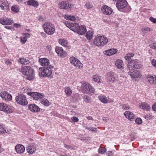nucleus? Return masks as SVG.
<instances>
[{
  "instance_id": "f257e3e1",
  "label": "nucleus",
  "mask_w": 156,
  "mask_h": 156,
  "mask_svg": "<svg viewBox=\"0 0 156 156\" xmlns=\"http://www.w3.org/2000/svg\"><path fill=\"white\" fill-rule=\"evenodd\" d=\"M41 65L45 67H41L39 69V75L40 76L47 77L50 76L52 73L53 66L49 65V60L46 58H40L38 60Z\"/></svg>"
},
{
  "instance_id": "0e129e2a",
  "label": "nucleus",
  "mask_w": 156,
  "mask_h": 156,
  "mask_svg": "<svg viewBox=\"0 0 156 156\" xmlns=\"http://www.w3.org/2000/svg\"><path fill=\"white\" fill-rule=\"evenodd\" d=\"M97 130V128L94 127H92L91 128L90 130V131H95Z\"/></svg>"
},
{
  "instance_id": "a18cd8bd",
  "label": "nucleus",
  "mask_w": 156,
  "mask_h": 156,
  "mask_svg": "<svg viewBox=\"0 0 156 156\" xmlns=\"http://www.w3.org/2000/svg\"><path fill=\"white\" fill-rule=\"evenodd\" d=\"M86 7L88 9H90L93 7V5L91 3L88 2L85 5Z\"/></svg>"
},
{
  "instance_id": "4468645a",
  "label": "nucleus",
  "mask_w": 156,
  "mask_h": 156,
  "mask_svg": "<svg viewBox=\"0 0 156 156\" xmlns=\"http://www.w3.org/2000/svg\"><path fill=\"white\" fill-rule=\"evenodd\" d=\"M13 22L9 18L3 17L0 19V23L3 25H10Z\"/></svg>"
},
{
  "instance_id": "5fc2aeb1",
  "label": "nucleus",
  "mask_w": 156,
  "mask_h": 156,
  "mask_svg": "<svg viewBox=\"0 0 156 156\" xmlns=\"http://www.w3.org/2000/svg\"><path fill=\"white\" fill-rule=\"evenodd\" d=\"M142 123V120L140 118H137V124H140Z\"/></svg>"
},
{
  "instance_id": "0eeeda50",
  "label": "nucleus",
  "mask_w": 156,
  "mask_h": 156,
  "mask_svg": "<svg viewBox=\"0 0 156 156\" xmlns=\"http://www.w3.org/2000/svg\"><path fill=\"white\" fill-rule=\"evenodd\" d=\"M127 4V2L126 0H118L116 4V6L119 11L125 12V8Z\"/></svg>"
},
{
  "instance_id": "cd10ccee",
  "label": "nucleus",
  "mask_w": 156,
  "mask_h": 156,
  "mask_svg": "<svg viewBox=\"0 0 156 156\" xmlns=\"http://www.w3.org/2000/svg\"><path fill=\"white\" fill-rule=\"evenodd\" d=\"M59 7L61 9H67L69 8V3L67 2H62L59 4Z\"/></svg>"
},
{
  "instance_id": "a878e982",
  "label": "nucleus",
  "mask_w": 156,
  "mask_h": 156,
  "mask_svg": "<svg viewBox=\"0 0 156 156\" xmlns=\"http://www.w3.org/2000/svg\"><path fill=\"white\" fill-rule=\"evenodd\" d=\"M124 115L127 118L131 121L134 119V115L131 112L126 111L125 112Z\"/></svg>"
},
{
  "instance_id": "37998d69",
  "label": "nucleus",
  "mask_w": 156,
  "mask_h": 156,
  "mask_svg": "<svg viewBox=\"0 0 156 156\" xmlns=\"http://www.w3.org/2000/svg\"><path fill=\"white\" fill-rule=\"evenodd\" d=\"M106 151V149L105 148H100L98 149V152L99 153L103 154Z\"/></svg>"
},
{
  "instance_id": "f3484780",
  "label": "nucleus",
  "mask_w": 156,
  "mask_h": 156,
  "mask_svg": "<svg viewBox=\"0 0 156 156\" xmlns=\"http://www.w3.org/2000/svg\"><path fill=\"white\" fill-rule=\"evenodd\" d=\"M29 109L32 112L38 113L40 112L41 108L35 104H31L29 105Z\"/></svg>"
},
{
  "instance_id": "bf43d9fd",
  "label": "nucleus",
  "mask_w": 156,
  "mask_h": 156,
  "mask_svg": "<svg viewBox=\"0 0 156 156\" xmlns=\"http://www.w3.org/2000/svg\"><path fill=\"white\" fill-rule=\"evenodd\" d=\"M41 36L44 37L45 38L47 37L46 34L45 33L43 32H41Z\"/></svg>"
},
{
  "instance_id": "774afa93",
  "label": "nucleus",
  "mask_w": 156,
  "mask_h": 156,
  "mask_svg": "<svg viewBox=\"0 0 156 156\" xmlns=\"http://www.w3.org/2000/svg\"><path fill=\"white\" fill-rule=\"evenodd\" d=\"M86 118L87 119L89 120H94L93 118L91 116H88V117H86Z\"/></svg>"
},
{
  "instance_id": "de8ad7c7",
  "label": "nucleus",
  "mask_w": 156,
  "mask_h": 156,
  "mask_svg": "<svg viewBox=\"0 0 156 156\" xmlns=\"http://www.w3.org/2000/svg\"><path fill=\"white\" fill-rule=\"evenodd\" d=\"M137 69H140L142 68L143 66V64L142 62H137Z\"/></svg>"
},
{
  "instance_id": "f704fd0d",
  "label": "nucleus",
  "mask_w": 156,
  "mask_h": 156,
  "mask_svg": "<svg viewBox=\"0 0 156 156\" xmlns=\"http://www.w3.org/2000/svg\"><path fill=\"white\" fill-rule=\"evenodd\" d=\"M93 32L92 31H89L87 32L86 37L88 40L91 39L93 37Z\"/></svg>"
},
{
  "instance_id": "49530a36",
  "label": "nucleus",
  "mask_w": 156,
  "mask_h": 156,
  "mask_svg": "<svg viewBox=\"0 0 156 156\" xmlns=\"http://www.w3.org/2000/svg\"><path fill=\"white\" fill-rule=\"evenodd\" d=\"M149 47L150 48L152 49L156 50V44L153 43L152 44H150L149 45Z\"/></svg>"
},
{
  "instance_id": "bb28decb",
  "label": "nucleus",
  "mask_w": 156,
  "mask_h": 156,
  "mask_svg": "<svg viewBox=\"0 0 156 156\" xmlns=\"http://www.w3.org/2000/svg\"><path fill=\"white\" fill-rule=\"evenodd\" d=\"M117 50L116 49L112 48L106 51L105 54L107 55L110 56L115 54L117 51Z\"/></svg>"
},
{
  "instance_id": "c03bdc74",
  "label": "nucleus",
  "mask_w": 156,
  "mask_h": 156,
  "mask_svg": "<svg viewBox=\"0 0 156 156\" xmlns=\"http://www.w3.org/2000/svg\"><path fill=\"white\" fill-rule=\"evenodd\" d=\"M6 132V130L5 129V128L3 126L0 125V134L5 133Z\"/></svg>"
},
{
  "instance_id": "473e14b6",
  "label": "nucleus",
  "mask_w": 156,
  "mask_h": 156,
  "mask_svg": "<svg viewBox=\"0 0 156 156\" xmlns=\"http://www.w3.org/2000/svg\"><path fill=\"white\" fill-rule=\"evenodd\" d=\"M20 62L21 64H27L30 62L28 59L24 58H20Z\"/></svg>"
},
{
  "instance_id": "c85d7f7f",
  "label": "nucleus",
  "mask_w": 156,
  "mask_h": 156,
  "mask_svg": "<svg viewBox=\"0 0 156 156\" xmlns=\"http://www.w3.org/2000/svg\"><path fill=\"white\" fill-rule=\"evenodd\" d=\"M115 65L119 69H122L123 68V66L122 61L120 59H118L115 62Z\"/></svg>"
},
{
  "instance_id": "393cba45",
  "label": "nucleus",
  "mask_w": 156,
  "mask_h": 156,
  "mask_svg": "<svg viewBox=\"0 0 156 156\" xmlns=\"http://www.w3.org/2000/svg\"><path fill=\"white\" fill-rule=\"evenodd\" d=\"M27 2L28 5L32 6L34 7H37L39 5L38 2L35 0H29Z\"/></svg>"
},
{
  "instance_id": "72a5a7b5",
  "label": "nucleus",
  "mask_w": 156,
  "mask_h": 156,
  "mask_svg": "<svg viewBox=\"0 0 156 156\" xmlns=\"http://www.w3.org/2000/svg\"><path fill=\"white\" fill-rule=\"evenodd\" d=\"M83 101L87 103H90L92 102L91 98L87 95H85L83 97Z\"/></svg>"
},
{
  "instance_id": "39448f33",
  "label": "nucleus",
  "mask_w": 156,
  "mask_h": 156,
  "mask_svg": "<svg viewBox=\"0 0 156 156\" xmlns=\"http://www.w3.org/2000/svg\"><path fill=\"white\" fill-rule=\"evenodd\" d=\"M108 42L107 38L103 35L101 36L97 35L95 37L94 41V44L98 47L104 46L107 44Z\"/></svg>"
},
{
  "instance_id": "f8f14e48",
  "label": "nucleus",
  "mask_w": 156,
  "mask_h": 156,
  "mask_svg": "<svg viewBox=\"0 0 156 156\" xmlns=\"http://www.w3.org/2000/svg\"><path fill=\"white\" fill-rule=\"evenodd\" d=\"M0 96L3 100L6 101H10L12 99L11 95L6 91L1 92L0 93Z\"/></svg>"
},
{
  "instance_id": "a211bd4d",
  "label": "nucleus",
  "mask_w": 156,
  "mask_h": 156,
  "mask_svg": "<svg viewBox=\"0 0 156 156\" xmlns=\"http://www.w3.org/2000/svg\"><path fill=\"white\" fill-rule=\"evenodd\" d=\"M147 81L150 84H156V76H153L150 74L146 75Z\"/></svg>"
},
{
  "instance_id": "09e8293b",
  "label": "nucleus",
  "mask_w": 156,
  "mask_h": 156,
  "mask_svg": "<svg viewBox=\"0 0 156 156\" xmlns=\"http://www.w3.org/2000/svg\"><path fill=\"white\" fill-rule=\"evenodd\" d=\"M71 120L74 122H77L78 121V118L75 116H74L71 118Z\"/></svg>"
},
{
  "instance_id": "a19ab883",
  "label": "nucleus",
  "mask_w": 156,
  "mask_h": 156,
  "mask_svg": "<svg viewBox=\"0 0 156 156\" xmlns=\"http://www.w3.org/2000/svg\"><path fill=\"white\" fill-rule=\"evenodd\" d=\"M151 30V28L149 27H144L142 29V31L144 33H147Z\"/></svg>"
},
{
  "instance_id": "4c0bfd02",
  "label": "nucleus",
  "mask_w": 156,
  "mask_h": 156,
  "mask_svg": "<svg viewBox=\"0 0 156 156\" xmlns=\"http://www.w3.org/2000/svg\"><path fill=\"white\" fill-rule=\"evenodd\" d=\"M65 91L66 94L69 96L71 95L72 93V90L69 87H65Z\"/></svg>"
},
{
  "instance_id": "79ce46f5",
  "label": "nucleus",
  "mask_w": 156,
  "mask_h": 156,
  "mask_svg": "<svg viewBox=\"0 0 156 156\" xmlns=\"http://www.w3.org/2000/svg\"><path fill=\"white\" fill-rule=\"evenodd\" d=\"M65 25L71 30L72 27L73 25V23L69 22H66L65 23Z\"/></svg>"
},
{
  "instance_id": "b1692460",
  "label": "nucleus",
  "mask_w": 156,
  "mask_h": 156,
  "mask_svg": "<svg viewBox=\"0 0 156 156\" xmlns=\"http://www.w3.org/2000/svg\"><path fill=\"white\" fill-rule=\"evenodd\" d=\"M30 37V35L29 33H25L23 34L20 38L22 43L24 44L27 41V38Z\"/></svg>"
},
{
  "instance_id": "9b49d317",
  "label": "nucleus",
  "mask_w": 156,
  "mask_h": 156,
  "mask_svg": "<svg viewBox=\"0 0 156 156\" xmlns=\"http://www.w3.org/2000/svg\"><path fill=\"white\" fill-rule=\"evenodd\" d=\"M69 61L71 64L75 67L80 68H82L83 66V65L80 62V60L74 57H71L69 58Z\"/></svg>"
},
{
  "instance_id": "aec40b11",
  "label": "nucleus",
  "mask_w": 156,
  "mask_h": 156,
  "mask_svg": "<svg viewBox=\"0 0 156 156\" xmlns=\"http://www.w3.org/2000/svg\"><path fill=\"white\" fill-rule=\"evenodd\" d=\"M15 150L17 153L21 154L23 153L25 150L24 147L22 145L18 144L15 147Z\"/></svg>"
},
{
  "instance_id": "e433bc0d",
  "label": "nucleus",
  "mask_w": 156,
  "mask_h": 156,
  "mask_svg": "<svg viewBox=\"0 0 156 156\" xmlns=\"http://www.w3.org/2000/svg\"><path fill=\"white\" fill-rule=\"evenodd\" d=\"M41 103L44 105L48 106L50 104L48 100L45 98L43 99L41 101Z\"/></svg>"
},
{
  "instance_id": "ea45409f",
  "label": "nucleus",
  "mask_w": 156,
  "mask_h": 156,
  "mask_svg": "<svg viewBox=\"0 0 156 156\" xmlns=\"http://www.w3.org/2000/svg\"><path fill=\"white\" fill-rule=\"evenodd\" d=\"M100 77L101 76H99L98 75H94L93 79L95 82H100Z\"/></svg>"
},
{
  "instance_id": "4be33fe9",
  "label": "nucleus",
  "mask_w": 156,
  "mask_h": 156,
  "mask_svg": "<svg viewBox=\"0 0 156 156\" xmlns=\"http://www.w3.org/2000/svg\"><path fill=\"white\" fill-rule=\"evenodd\" d=\"M107 75L109 78L108 81H112L113 83L116 82L117 81L114 76V73L112 71H110L107 73Z\"/></svg>"
},
{
  "instance_id": "2eb2a0df",
  "label": "nucleus",
  "mask_w": 156,
  "mask_h": 156,
  "mask_svg": "<svg viewBox=\"0 0 156 156\" xmlns=\"http://www.w3.org/2000/svg\"><path fill=\"white\" fill-rule=\"evenodd\" d=\"M8 2L5 0H2L0 1V7L1 9L6 11L9 9V6Z\"/></svg>"
},
{
  "instance_id": "338daca9",
  "label": "nucleus",
  "mask_w": 156,
  "mask_h": 156,
  "mask_svg": "<svg viewBox=\"0 0 156 156\" xmlns=\"http://www.w3.org/2000/svg\"><path fill=\"white\" fill-rule=\"evenodd\" d=\"M70 15H65V18L67 20H69Z\"/></svg>"
},
{
  "instance_id": "8fccbe9b",
  "label": "nucleus",
  "mask_w": 156,
  "mask_h": 156,
  "mask_svg": "<svg viewBox=\"0 0 156 156\" xmlns=\"http://www.w3.org/2000/svg\"><path fill=\"white\" fill-rule=\"evenodd\" d=\"M144 118L148 120L151 119V116L150 114H147L144 116Z\"/></svg>"
},
{
  "instance_id": "9d476101",
  "label": "nucleus",
  "mask_w": 156,
  "mask_h": 156,
  "mask_svg": "<svg viewBox=\"0 0 156 156\" xmlns=\"http://www.w3.org/2000/svg\"><path fill=\"white\" fill-rule=\"evenodd\" d=\"M27 94L32 97L34 100H38L44 97V94L37 92H28Z\"/></svg>"
},
{
  "instance_id": "4d7b16f0",
  "label": "nucleus",
  "mask_w": 156,
  "mask_h": 156,
  "mask_svg": "<svg viewBox=\"0 0 156 156\" xmlns=\"http://www.w3.org/2000/svg\"><path fill=\"white\" fill-rule=\"evenodd\" d=\"M142 77V74L140 72L137 70V78H140Z\"/></svg>"
},
{
  "instance_id": "58836bf2",
  "label": "nucleus",
  "mask_w": 156,
  "mask_h": 156,
  "mask_svg": "<svg viewBox=\"0 0 156 156\" xmlns=\"http://www.w3.org/2000/svg\"><path fill=\"white\" fill-rule=\"evenodd\" d=\"M11 10L13 12H19L18 6L17 5H14L12 6Z\"/></svg>"
},
{
  "instance_id": "603ef678",
  "label": "nucleus",
  "mask_w": 156,
  "mask_h": 156,
  "mask_svg": "<svg viewBox=\"0 0 156 156\" xmlns=\"http://www.w3.org/2000/svg\"><path fill=\"white\" fill-rule=\"evenodd\" d=\"M64 147L65 148H66L68 149H70V150L74 149L73 148V147L71 146H70L66 145V144H65L64 145Z\"/></svg>"
},
{
  "instance_id": "680f3d73",
  "label": "nucleus",
  "mask_w": 156,
  "mask_h": 156,
  "mask_svg": "<svg viewBox=\"0 0 156 156\" xmlns=\"http://www.w3.org/2000/svg\"><path fill=\"white\" fill-rule=\"evenodd\" d=\"M5 63L7 65H10L11 64V62L8 59H7L5 61Z\"/></svg>"
},
{
  "instance_id": "423d86ee",
  "label": "nucleus",
  "mask_w": 156,
  "mask_h": 156,
  "mask_svg": "<svg viewBox=\"0 0 156 156\" xmlns=\"http://www.w3.org/2000/svg\"><path fill=\"white\" fill-rule=\"evenodd\" d=\"M81 87L84 93L86 94H92L94 92V89L88 83H83Z\"/></svg>"
},
{
  "instance_id": "6ab92c4d",
  "label": "nucleus",
  "mask_w": 156,
  "mask_h": 156,
  "mask_svg": "<svg viewBox=\"0 0 156 156\" xmlns=\"http://www.w3.org/2000/svg\"><path fill=\"white\" fill-rule=\"evenodd\" d=\"M36 146L33 144H31L28 145L27 147V152L30 154H32L36 151Z\"/></svg>"
},
{
  "instance_id": "2f4dec72",
  "label": "nucleus",
  "mask_w": 156,
  "mask_h": 156,
  "mask_svg": "<svg viewBox=\"0 0 156 156\" xmlns=\"http://www.w3.org/2000/svg\"><path fill=\"white\" fill-rule=\"evenodd\" d=\"M129 74L130 75L133 80H136V70H135L133 72H129Z\"/></svg>"
},
{
  "instance_id": "69168bd1",
  "label": "nucleus",
  "mask_w": 156,
  "mask_h": 156,
  "mask_svg": "<svg viewBox=\"0 0 156 156\" xmlns=\"http://www.w3.org/2000/svg\"><path fill=\"white\" fill-rule=\"evenodd\" d=\"M113 154V153L112 151H108V156H112Z\"/></svg>"
},
{
  "instance_id": "412c9836",
  "label": "nucleus",
  "mask_w": 156,
  "mask_h": 156,
  "mask_svg": "<svg viewBox=\"0 0 156 156\" xmlns=\"http://www.w3.org/2000/svg\"><path fill=\"white\" fill-rule=\"evenodd\" d=\"M86 28L84 25L79 26L76 33L82 35L86 32Z\"/></svg>"
},
{
  "instance_id": "c9c22d12",
  "label": "nucleus",
  "mask_w": 156,
  "mask_h": 156,
  "mask_svg": "<svg viewBox=\"0 0 156 156\" xmlns=\"http://www.w3.org/2000/svg\"><path fill=\"white\" fill-rule=\"evenodd\" d=\"M73 25L72 27L71 30L76 32L79 25L77 23H73Z\"/></svg>"
},
{
  "instance_id": "e2e57ef3",
  "label": "nucleus",
  "mask_w": 156,
  "mask_h": 156,
  "mask_svg": "<svg viewBox=\"0 0 156 156\" xmlns=\"http://www.w3.org/2000/svg\"><path fill=\"white\" fill-rule=\"evenodd\" d=\"M38 19L40 21H43L44 20L42 16H40L38 17Z\"/></svg>"
},
{
  "instance_id": "5701e85b",
  "label": "nucleus",
  "mask_w": 156,
  "mask_h": 156,
  "mask_svg": "<svg viewBox=\"0 0 156 156\" xmlns=\"http://www.w3.org/2000/svg\"><path fill=\"white\" fill-rule=\"evenodd\" d=\"M139 107L143 110L147 111H149L151 109V107L148 104L144 102H141L140 104Z\"/></svg>"
},
{
  "instance_id": "13d9d810",
  "label": "nucleus",
  "mask_w": 156,
  "mask_h": 156,
  "mask_svg": "<svg viewBox=\"0 0 156 156\" xmlns=\"http://www.w3.org/2000/svg\"><path fill=\"white\" fill-rule=\"evenodd\" d=\"M152 65L156 67V60L154 59H153L152 61Z\"/></svg>"
},
{
  "instance_id": "6e6552de",
  "label": "nucleus",
  "mask_w": 156,
  "mask_h": 156,
  "mask_svg": "<svg viewBox=\"0 0 156 156\" xmlns=\"http://www.w3.org/2000/svg\"><path fill=\"white\" fill-rule=\"evenodd\" d=\"M15 99L16 101L20 105H25L28 104L26 97L23 94H20L16 96Z\"/></svg>"
},
{
  "instance_id": "7c9ffc66",
  "label": "nucleus",
  "mask_w": 156,
  "mask_h": 156,
  "mask_svg": "<svg viewBox=\"0 0 156 156\" xmlns=\"http://www.w3.org/2000/svg\"><path fill=\"white\" fill-rule=\"evenodd\" d=\"M58 42L60 44L64 47H67V41L64 39H59L58 40Z\"/></svg>"
},
{
  "instance_id": "20e7f679",
  "label": "nucleus",
  "mask_w": 156,
  "mask_h": 156,
  "mask_svg": "<svg viewBox=\"0 0 156 156\" xmlns=\"http://www.w3.org/2000/svg\"><path fill=\"white\" fill-rule=\"evenodd\" d=\"M42 27L45 33L48 35H53L55 31V27L51 22H46L43 25Z\"/></svg>"
},
{
  "instance_id": "7ed1b4c3",
  "label": "nucleus",
  "mask_w": 156,
  "mask_h": 156,
  "mask_svg": "<svg viewBox=\"0 0 156 156\" xmlns=\"http://www.w3.org/2000/svg\"><path fill=\"white\" fill-rule=\"evenodd\" d=\"M21 71L23 74L27 76V78L29 80H31L34 77V70L31 67L24 66L21 68Z\"/></svg>"
},
{
  "instance_id": "f03ea898",
  "label": "nucleus",
  "mask_w": 156,
  "mask_h": 156,
  "mask_svg": "<svg viewBox=\"0 0 156 156\" xmlns=\"http://www.w3.org/2000/svg\"><path fill=\"white\" fill-rule=\"evenodd\" d=\"M134 55V54L130 53L127 54L125 57V60L127 61V62L128 63L127 66L129 70L136 69V59H133V60L132 57Z\"/></svg>"
},
{
  "instance_id": "864d4df0",
  "label": "nucleus",
  "mask_w": 156,
  "mask_h": 156,
  "mask_svg": "<svg viewBox=\"0 0 156 156\" xmlns=\"http://www.w3.org/2000/svg\"><path fill=\"white\" fill-rule=\"evenodd\" d=\"M149 20L152 22L154 23H156V19L152 17H151L149 18Z\"/></svg>"
},
{
  "instance_id": "ddd939ff",
  "label": "nucleus",
  "mask_w": 156,
  "mask_h": 156,
  "mask_svg": "<svg viewBox=\"0 0 156 156\" xmlns=\"http://www.w3.org/2000/svg\"><path fill=\"white\" fill-rule=\"evenodd\" d=\"M55 50L58 55L62 58L65 57L67 55V53L66 51H64L63 49L61 47L56 46L55 48Z\"/></svg>"
},
{
  "instance_id": "c756f323",
  "label": "nucleus",
  "mask_w": 156,
  "mask_h": 156,
  "mask_svg": "<svg viewBox=\"0 0 156 156\" xmlns=\"http://www.w3.org/2000/svg\"><path fill=\"white\" fill-rule=\"evenodd\" d=\"M99 100L102 103L106 104L108 102V100L105 96L103 94H101L98 96Z\"/></svg>"
},
{
  "instance_id": "052dcab7",
  "label": "nucleus",
  "mask_w": 156,
  "mask_h": 156,
  "mask_svg": "<svg viewBox=\"0 0 156 156\" xmlns=\"http://www.w3.org/2000/svg\"><path fill=\"white\" fill-rule=\"evenodd\" d=\"M152 108L154 111L156 112V103H154L152 106Z\"/></svg>"
},
{
  "instance_id": "dca6fc26",
  "label": "nucleus",
  "mask_w": 156,
  "mask_h": 156,
  "mask_svg": "<svg viewBox=\"0 0 156 156\" xmlns=\"http://www.w3.org/2000/svg\"><path fill=\"white\" fill-rule=\"evenodd\" d=\"M101 10L104 14L106 15H109L112 12V8L106 5H104L102 7Z\"/></svg>"
},
{
  "instance_id": "6e6d98bb",
  "label": "nucleus",
  "mask_w": 156,
  "mask_h": 156,
  "mask_svg": "<svg viewBox=\"0 0 156 156\" xmlns=\"http://www.w3.org/2000/svg\"><path fill=\"white\" fill-rule=\"evenodd\" d=\"M76 19L75 16H73L70 15L69 18V20H70L71 21H74L76 20Z\"/></svg>"
},
{
  "instance_id": "3c124183",
  "label": "nucleus",
  "mask_w": 156,
  "mask_h": 156,
  "mask_svg": "<svg viewBox=\"0 0 156 156\" xmlns=\"http://www.w3.org/2000/svg\"><path fill=\"white\" fill-rule=\"evenodd\" d=\"M122 108L124 109H129V107L128 105L124 104L122 105Z\"/></svg>"
},
{
  "instance_id": "1a4fd4ad",
  "label": "nucleus",
  "mask_w": 156,
  "mask_h": 156,
  "mask_svg": "<svg viewBox=\"0 0 156 156\" xmlns=\"http://www.w3.org/2000/svg\"><path fill=\"white\" fill-rule=\"evenodd\" d=\"M0 110L8 113L13 112V110L10 106L3 103H0Z\"/></svg>"
}]
</instances>
